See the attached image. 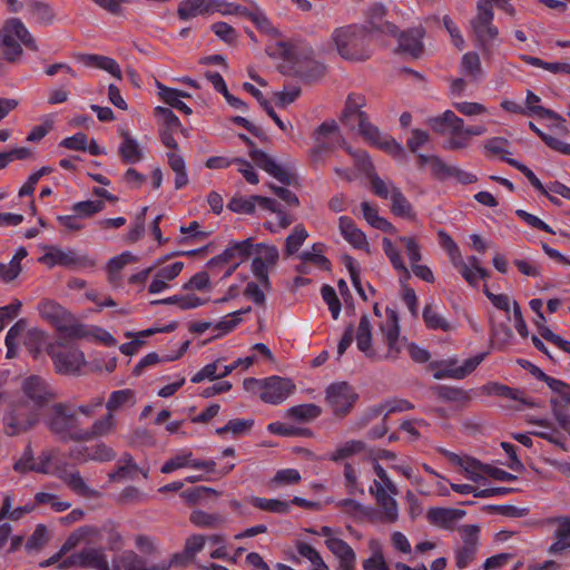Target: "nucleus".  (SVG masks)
Masks as SVG:
<instances>
[{
    "instance_id": "22",
    "label": "nucleus",
    "mask_w": 570,
    "mask_h": 570,
    "mask_svg": "<svg viewBox=\"0 0 570 570\" xmlns=\"http://www.w3.org/2000/svg\"><path fill=\"white\" fill-rule=\"evenodd\" d=\"M50 324L68 338H81L87 335L85 326L77 323L72 314L67 309L60 313L57 318L52 320Z\"/></svg>"
},
{
    "instance_id": "53",
    "label": "nucleus",
    "mask_w": 570,
    "mask_h": 570,
    "mask_svg": "<svg viewBox=\"0 0 570 570\" xmlns=\"http://www.w3.org/2000/svg\"><path fill=\"white\" fill-rule=\"evenodd\" d=\"M470 464L473 466H478L481 472L485 473L487 475H489L498 481L509 482V481H514L518 479L517 475H514L510 472H507L500 468L492 466L490 464H483L476 459H471Z\"/></svg>"
},
{
    "instance_id": "61",
    "label": "nucleus",
    "mask_w": 570,
    "mask_h": 570,
    "mask_svg": "<svg viewBox=\"0 0 570 570\" xmlns=\"http://www.w3.org/2000/svg\"><path fill=\"white\" fill-rule=\"evenodd\" d=\"M227 208L234 213L254 214L256 204L253 196L248 198L234 196L227 204Z\"/></svg>"
},
{
    "instance_id": "6",
    "label": "nucleus",
    "mask_w": 570,
    "mask_h": 570,
    "mask_svg": "<svg viewBox=\"0 0 570 570\" xmlns=\"http://www.w3.org/2000/svg\"><path fill=\"white\" fill-rule=\"evenodd\" d=\"M429 125L436 134L450 132V137L442 142L443 149L454 151L470 146L471 139L463 132V119L452 110H446L440 116L430 118Z\"/></svg>"
},
{
    "instance_id": "57",
    "label": "nucleus",
    "mask_w": 570,
    "mask_h": 570,
    "mask_svg": "<svg viewBox=\"0 0 570 570\" xmlns=\"http://www.w3.org/2000/svg\"><path fill=\"white\" fill-rule=\"evenodd\" d=\"M323 301L328 305V309L334 320H337L341 313L342 304L337 297L335 289L331 285H323L321 288Z\"/></svg>"
},
{
    "instance_id": "13",
    "label": "nucleus",
    "mask_w": 570,
    "mask_h": 570,
    "mask_svg": "<svg viewBox=\"0 0 570 570\" xmlns=\"http://www.w3.org/2000/svg\"><path fill=\"white\" fill-rule=\"evenodd\" d=\"M387 9L382 3L372 4L365 13V23L367 27L368 36L372 35H387L396 37L399 28L395 23L386 19Z\"/></svg>"
},
{
    "instance_id": "17",
    "label": "nucleus",
    "mask_w": 570,
    "mask_h": 570,
    "mask_svg": "<svg viewBox=\"0 0 570 570\" xmlns=\"http://www.w3.org/2000/svg\"><path fill=\"white\" fill-rule=\"evenodd\" d=\"M381 330L385 336V343L387 345V352L382 355L383 360H396L401 352V347L399 346V337H400V324H399V315L395 309L386 308V328L381 325Z\"/></svg>"
},
{
    "instance_id": "26",
    "label": "nucleus",
    "mask_w": 570,
    "mask_h": 570,
    "mask_svg": "<svg viewBox=\"0 0 570 570\" xmlns=\"http://www.w3.org/2000/svg\"><path fill=\"white\" fill-rule=\"evenodd\" d=\"M487 356V353H480L473 357H470L464 361L463 365L455 367V368H443L434 372V379L442 380V379H455V380H462L466 377L470 373H472L480 363L484 360Z\"/></svg>"
},
{
    "instance_id": "16",
    "label": "nucleus",
    "mask_w": 570,
    "mask_h": 570,
    "mask_svg": "<svg viewBox=\"0 0 570 570\" xmlns=\"http://www.w3.org/2000/svg\"><path fill=\"white\" fill-rule=\"evenodd\" d=\"M22 391L27 399L33 402L38 409L43 407L55 397L46 381L38 375L24 379Z\"/></svg>"
},
{
    "instance_id": "14",
    "label": "nucleus",
    "mask_w": 570,
    "mask_h": 570,
    "mask_svg": "<svg viewBox=\"0 0 570 570\" xmlns=\"http://www.w3.org/2000/svg\"><path fill=\"white\" fill-rule=\"evenodd\" d=\"M254 250L253 238H246L242 242H233L222 254L214 256L207 263L212 269L229 264L238 259L239 264L249 258Z\"/></svg>"
},
{
    "instance_id": "31",
    "label": "nucleus",
    "mask_w": 570,
    "mask_h": 570,
    "mask_svg": "<svg viewBox=\"0 0 570 570\" xmlns=\"http://www.w3.org/2000/svg\"><path fill=\"white\" fill-rule=\"evenodd\" d=\"M156 86L159 90V98L166 105L181 111L185 115H190L193 112L191 108H189L184 101H181L180 95L178 94V89L167 87L159 81L156 82Z\"/></svg>"
},
{
    "instance_id": "19",
    "label": "nucleus",
    "mask_w": 570,
    "mask_h": 570,
    "mask_svg": "<svg viewBox=\"0 0 570 570\" xmlns=\"http://www.w3.org/2000/svg\"><path fill=\"white\" fill-rule=\"evenodd\" d=\"M466 512L454 508H431L426 512V519L432 525L444 530H453L454 524L461 520Z\"/></svg>"
},
{
    "instance_id": "47",
    "label": "nucleus",
    "mask_w": 570,
    "mask_h": 570,
    "mask_svg": "<svg viewBox=\"0 0 570 570\" xmlns=\"http://www.w3.org/2000/svg\"><path fill=\"white\" fill-rule=\"evenodd\" d=\"M434 392L439 399L446 402L462 403L470 401L468 392L459 387L438 385L434 387Z\"/></svg>"
},
{
    "instance_id": "24",
    "label": "nucleus",
    "mask_w": 570,
    "mask_h": 570,
    "mask_svg": "<svg viewBox=\"0 0 570 570\" xmlns=\"http://www.w3.org/2000/svg\"><path fill=\"white\" fill-rule=\"evenodd\" d=\"M424 31L422 29H410L406 31H397L399 50L407 52L414 58H417L423 51L421 39Z\"/></svg>"
},
{
    "instance_id": "35",
    "label": "nucleus",
    "mask_w": 570,
    "mask_h": 570,
    "mask_svg": "<svg viewBox=\"0 0 570 570\" xmlns=\"http://www.w3.org/2000/svg\"><path fill=\"white\" fill-rule=\"evenodd\" d=\"M27 255V249L24 247H20L8 265L0 263V279L7 283L16 279L21 272L20 261L23 259Z\"/></svg>"
},
{
    "instance_id": "20",
    "label": "nucleus",
    "mask_w": 570,
    "mask_h": 570,
    "mask_svg": "<svg viewBox=\"0 0 570 570\" xmlns=\"http://www.w3.org/2000/svg\"><path fill=\"white\" fill-rule=\"evenodd\" d=\"M482 390L488 395H497L500 397L514 400V401H518L521 405L529 407V409L539 406V404L535 401L525 396L524 391H522L520 389L510 387L505 384H501L498 382H491V383L485 384L482 387Z\"/></svg>"
},
{
    "instance_id": "10",
    "label": "nucleus",
    "mask_w": 570,
    "mask_h": 570,
    "mask_svg": "<svg viewBox=\"0 0 570 570\" xmlns=\"http://www.w3.org/2000/svg\"><path fill=\"white\" fill-rule=\"evenodd\" d=\"M38 421L36 410L30 409L26 402H16L3 416L4 431L10 436L19 435L32 429Z\"/></svg>"
},
{
    "instance_id": "63",
    "label": "nucleus",
    "mask_w": 570,
    "mask_h": 570,
    "mask_svg": "<svg viewBox=\"0 0 570 570\" xmlns=\"http://www.w3.org/2000/svg\"><path fill=\"white\" fill-rule=\"evenodd\" d=\"M297 552L308 559L314 566V570L323 568L326 563L323 561L318 551L306 542H298L296 544Z\"/></svg>"
},
{
    "instance_id": "7",
    "label": "nucleus",
    "mask_w": 570,
    "mask_h": 570,
    "mask_svg": "<svg viewBox=\"0 0 570 570\" xmlns=\"http://www.w3.org/2000/svg\"><path fill=\"white\" fill-rule=\"evenodd\" d=\"M276 55L285 60L292 61L294 75L304 82L312 83L318 81L325 75L326 67L323 63L308 57L302 59L295 58L293 48L284 41L277 43V50L275 52H269V56Z\"/></svg>"
},
{
    "instance_id": "9",
    "label": "nucleus",
    "mask_w": 570,
    "mask_h": 570,
    "mask_svg": "<svg viewBox=\"0 0 570 570\" xmlns=\"http://www.w3.org/2000/svg\"><path fill=\"white\" fill-rule=\"evenodd\" d=\"M357 400L358 394L347 382L333 383L326 389L325 401L336 417L348 415Z\"/></svg>"
},
{
    "instance_id": "55",
    "label": "nucleus",
    "mask_w": 570,
    "mask_h": 570,
    "mask_svg": "<svg viewBox=\"0 0 570 570\" xmlns=\"http://www.w3.org/2000/svg\"><path fill=\"white\" fill-rule=\"evenodd\" d=\"M96 533V529L94 527L85 525L77 529L75 532H72L65 543L62 544L60 551L66 554L71 549L76 548L81 540L87 538L88 535H91Z\"/></svg>"
},
{
    "instance_id": "48",
    "label": "nucleus",
    "mask_w": 570,
    "mask_h": 570,
    "mask_svg": "<svg viewBox=\"0 0 570 570\" xmlns=\"http://www.w3.org/2000/svg\"><path fill=\"white\" fill-rule=\"evenodd\" d=\"M105 202L102 199L97 200H83L75 203L71 210L80 218L91 217L97 213L105 209Z\"/></svg>"
},
{
    "instance_id": "54",
    "label": "nucleus",
    "mask_w": 570,
    "mask_h": 570,
    "mask_svg": "<svg viewBox=\"0 0 570 570\" xmlns=\"http://www.w3.org/2000/svg\"><path fill=\"white\" fill-rule=\"evenodd\" d=\"M462 71L474 78L482 75L480 57L476 52L470 51L462 56L461 60Z\"/></svg>"
},
{
    "instance_id": "18",
    "label": "nucleus",
    "mask_w": 570,
    "mask_h": 570,
    "mask_svg": "<svg viewBox=\"0 0 570 570\" xmlns=\"http://www.w3.org/2000/svg\"><path fill=\"white\" fill-rule=\"evenodd\" d=\"M355 338L358 351H361L367 358L374 362L383 360L382 355L372 347V325L367 314H363L361 316Z\"/></svg>"
},
{
    "instance_id": "42",
    "label": "nucleus",
    "mask_w": 570,
    "mask_h": 570,
    "mask_svg": "<svg viewBox=\"0 0 570 570\" xmlns=\"http://www.w3.org/2000/svg\"><path fill=\"white\" fill-rule=\"evenodd\" d=\"M307 237L308 233L304 225L297 224L293 232L285 239V255L287 257L294 255Z\"/></svg>"
},
{
    "instance_id": "46",
    "label": "nucleus",
    "mask_w": 570,
    "mask_h": 570,
    "mask_svg": "<svg viewBox=\"0 0 570 570\" xmlns=\"http://www.w3.org/2000/svg\"><path fill=\"white\" fill-rule=\"evenodd\" d=\"M366 449V444L361 440H351L345 442L342 446L337 448L334 453L331 454L330 459L334 462H338L352 455L363 452Z\"/></svg>"
},
{
    "instance_id": "21",
    "label": "nucleus",
    "mask_w": 570,
    "mask_h": 570,
    "mask_svg": "<svg viewBox=\"0 0 570 570\" xmlns=\"http://www.w3.org/2000/svg\"><path fill=\"white\" fill-rule=\"evenodd\" d=\"M338 229L343 238L354 248L370 253L366 235L356 226L351 217L341 216L338 218Z\"/></svg>"
},
{
    "instance_id": "30",
    "label": "nucleus",
    "mask_w": 570,
    "mask_h": 570,
    "mask_svg": "<svg viewBox=\"0 0 570 570\" xmlns=\"http://www.w3.org/2000/svg\"><path fill=\"white\" fill-rule=\"evenodd\" d=\"M189 521L197 528L217 529L225 523L226 518L220 513H208L203 510H195L190 513Z\"/></svg>"
},
{
    "instance_id": "34",
    "label": "nucleus",
    "mask_w": 570,
    "mask_h": 570,
    "mask_svg": "<svg viewBox=\"0 0 570 570\" xmlns=\"http://www.w3.org/2000/svg\"><path fill=\"white\" fill-rule=\"evenodd\" d=\"M391 210L395 216L412 218L414 217V212L411 203L407 198L402 194L401 189L393 186L391 188Z\"/></svg>"
},
{
    "instance_id": "36",
    "label": "nucleus",
    "mask_w": 570,
    "mask_h": 570,
    "mask_svg": "<svg viewBox=\"0 0 570 570\" xmlns=\"http://www.w3.org/2000/svg\"><path fill=\"white\" fill-rule=\"evenodd\" d=\"M422 317L429 330H441L444 332H450L452 330V325L440 313H438L432 304H426L424 306Z\"/></svg>"
},
{
    "instance_id": "38",
    "label": "nucleus",
    "mask_w": 570,
    "mask_h": 570,
    "mask_svg": "<svg viewBox=\"0 0 570 570\" xmlns=\"http://www.w3.org/2000/svg\"><path fill=\"white\" fill-rule=\"evenodd\" d=\"M322 414V409L316 404H299L287 410V416L299 421L309 422L317 419Z\"/></svg>"
},
{
    "instance_id": "23",
    "label": "nucleus",
    "mask_w": 570,
    "mask_h": 570,
    "mask_svg": "<svg viewBox=\"0 0 570 570\" xmlns=\"http://www.w3.org/2000/svg\"><path fill=\"white\" fill-rule=\"evenodd\" d=\"M370 492L375 495L377 503L384 511V520L386 522H395L399 517L396 501L386 493L385 488L379 481H374V484L370 488Z\"/></svg>"
},
{
    "instance_id": "44",
    "label": "nucleus",
    "mask_w": 570,
    "mask_h": 570,
    "mask_svg": "<svg viewBox=\"0 0 570 570\" xmlns=\"http://www.w3.org/2000/svg\"><path fill=\"white\" fill-rule=\"evenodd\" d=\"M529 128L540 137V139L551 149L562 154L570 156V144L564 142L551 135L543 132L540 128L535 126L532 121L529 122Z\"/></svg>"
},
{
    "instance_id": "12",
    "label": "nucleus",
    "mask_w": 570,
    "mask_h": 570,
    "mask_svg": "<svg viewBox=\"0 0 570 570\" xmlns=\"http://www.w3.org/2000/svg\"><path fill=\"white\" fill-rule=\"evenodd\" d=\"M259 397L268 404H281L296 390L295 383L287 377L273 375L262 380Z\"/></svg>"
},
{
    "instance_id": "41",
    "label": "nucleus",
    "mask_w": 570,
    "mask_h": 570,
    "mask_svg": "<svg viewBox=\"0 0 570 570\" xmlns=\"http://www.w3.org/2000/svg\"><path fill=\"white\" fill-rule=\"evenodd\" d=\"M370 548L373 550V553L370 558L363 561V570H391L385 561L379 541L371 540Z\"/></svg>"
},
{
    "instance_id": "5",
    "label": "nucleus",
    "mask_w": 570,
    "mask_h": 570,
    "mask_svg": "<svg viewBox=\"0 0 570 570\" xmlns=\"http://www.w3.org/2000/svg\"><path fill=\"white\" fill-rule=\"evenodd\" d=\"M493 9H485L483 4H476V13L470 20L475 46L481 50L484 59L493 53V43L499 39V28L493 23Z\"/></svg>"
},
{
    "instance_id": "8",
    "label": "nucleus",
    "mask_w": 570,
    "mask_h": 570,
    "mask_svg": "<svg viewBox=\"0 0 570 570\" xmlns=\"http://www.w3.org/2000/svg\"><path fill=\"white\" fill-rule=\"evenodd\" d=\"M238 138L250 148L248 155L257 167L285 186L296 184L295 175L283 168L267 153L256 148L255 142L248 136L238 134Z\"/></svg>"
},
{
    "instance_id": "32",
    "label": "nucleus",
    "mask_w": 570,
    "mask_h": 570,
    "mask_svg": "<svg viewBox=\"0 0 570 570\" xmlns=\"http://www.w3.org/2000/svg\"><path fill=\"white\" fill-rule=\"evenodd\" d=\"M116 454L114 450L107 446L105 443L96 444L91 448L85 446L78 451V454L75 456L76 459L82 458L85 461H100L107 462L115 459Z\"/></svg>"
},
{
    "instance_id": "58",
    "label": "nucleus",
    "mask_w": 570,
    "mask_h": 570,
    "mask_svg": "<svg viewBox=\"0 0 570 570\" xmlns=\"http://www.w3.org/2000/svg\"><path fill=\"white\" fill-rule=\"evenodd\" d=\"M345 149L352 157H354L357 168L367 177L375 174L374 165L365 150L358 149L354 151L351 147H346Z\"/></svg>"
},
{
    "instance_id": "49",
    "label": "nucleus",
    "mask_w": 570,
    "mask_h": 570,
    "mask_svg": "<svg viewBox=\"0 0 570 570\" xmlns=\"http://www.w3.org/2000/svg\"><path fill=\"white\" fill-rule=\"evenodd\" d=\"M540 101V97L533 94L532 91H528L527 95V106L531 114L539 116L540 118H548L551 120H562V116L556 112L554 110L544 108L538 102Z\"/></svg>"
},
{
    "instance_id": "29",
    "label": "nucleus",
    "mask_w": 570,
    "mask_h": 570,
    "mask_svg": "<svg viewBox=\"0 0 570 570\" xmlns=\"http://www.w3.org/2000/svg\"><path fill=\"white\" fill-rule=\"evenodd\" d=\"M361 209L363 213L364 219L374 228L380 229L384 233L394 234L396 232L395 227L384 217L379 215V210L375 206L370 204L368 202H363L361 204Z\"/></svg>"
},
{
    "instance_id": "15",
    "label": "nucleus",
    "mask_w": 570,
    "mask_h": 570,
    "mask_svg": "<svg viewBox=\"0 0 570 570\" xmlns=\"http://www.w3.org/2000/svg\"><path fill=\"white\" fill-rule=\"evenodd\" d=\"M224 6L225 2L222 0H181L177 16L180 20L186 21L198 16L223 11Z\"/></svg>"
},
{
    "instance_id": "43",
    "label": "nucleus",
    "mask_w": 570,
    "mask_h": 570,
    "mask_svg": "<svg viewBox=\"0 0 570 570\" xmlns=\"http://www.w3.org/2000/svg\"><path fill=\"white\" fill-rule=\"evenodd\" d=\"M135 403V393L134 391L126 389V390H118L114 391L106 403L107 410L112 413L122 406L130 404L132 405Z\"/></svg>"
},
{
    "instance_id": "62",
    "label": "nucleus",
    "mask_w": 570,
    "mask_h": 570,
    "mask_svg": "<svg viewBox=\"0 0 570 570\" xmlns=\"http://www.w3.org/2000/svg\"><path fill=\"white\" fill-rule=\"evenodd\" d=\"M325 543L328 550L335 554L340 561L355 554L354 550L342 539L330 538Z\"/></svg>"
},
{
    "instance_id": "45",
    "label": "nucleus",
    "mask_w": 570,
    "mask_h": 570,
    "mask_svg": "<svg viewBox=\"0 0 570 570\" xmlns=\"http://www.w3.org/2000/svg\"><path fill=\"white\" fill-rule=\"evenodd\" d=\"M28 7L41 24L49 26L55 21L56 14L48 3L33 0L28 3Z\"/></svg>"
},
{
    "instance_id": "11",
    "label": "nucleus",
    "mask_w": 570,
    "mask_h": 570,
    "mask_svg": "<svg viewBox=\"0 0 570 570\" xmlns=\"http://www.w3.org/2000/svg\"><path fill=\"white\" fill-rule=\"evenodd\" d=\"M59 346L65 347V344L58 342L57 345L50 344L47 347V353L53 361L57 372L61 374L79 372L85 364L83 353L75 347L58 350Z\"/></svg>"
},
{
    "instance_id": "52",
    "label": "nucleus",
    "mask_w": 570,
    "mask_h": 570,
    "mask_svg": "<svg viewBox=\"0 0 570 570\" xmlns=\"http://www.w3.org/2000/svg\"><path fill=\"white\" fill-rule=\"evenodd\" d=\"M267 430L282 436H312V431L306 428L288 426L281 422H273L267 425Z\"/></svg>"
},
{
    "instance_id": "50",
    "label": "nucleus",
    "mask_w": 570,
    "mask_h": 570,
    "mask_svg": "<svg viewBox=\"0 0 570 570\" xmlns=\"http://www.w3.org/2000/svg\"><path fill=\"white\" fill-rule=\"evenodd\" d=\"M59 478L77 494L82 497H91L94 494L79 472L63 473Z\"/></svg>"
},
{
    "instance_id": "2",
    "label": "nucleus",
    "mask_w": 570,
    "mask_h": 570,
    "mask_svg": "<svg viewBox=\"0 0 570 570\" xmlns=\"http://www.w3.org/2000/svg\"><path fill=\"white\" fill-rule=\"evenodd\" d=\"M48 431L60 442H81L82 428L75 406L69 402L51 404L43 417Z\"/></svg>"
},
{
    "instance_id": "28",
    "label": "nucleus",
    "mask_w": 570,
    "mask_h": 570,
    "mask_svg": "<svg viewBox=\"0 0 570 570\" xmlns=\"http://www.w3.org/2000/svg\"><path fill=\"white\" fill-rule=\"evenodd\" d=\"M39 261L49 267H53L56 265L71 267L78 262L75 256V252H65L58 247H50L49 252L41 256Z\"/></svg>"
},
{
    "instance_id": "60",
    "label": "nucleus",
    "mask_w": 570,
    "mask_h": 570,
    "mask_svg": "<svg viewBox=\"0 0 570 570\" xmlns=\"http://www.w3.org/2000/svg\"><path fill=\"white\" fill-rule=\"evenodd\" d=\"M219 493L213 489V488H208V487H195V488H191V489H187L185 491L181 492V497L189 503H198L200 502L202 500L208 498L209 495H215L217 497Z\"/></svg>"
},
{
    "instance_id": "33",
    "label": "nucleus",
    "mask_w": 570,
    "mask_h": 570,
    "mask_svg": "<svg viewBox=\"0 0 570 570\" xmlns=\"http://www.w3.org/2000/svg\"><path fill=\"white\" fill-rule=\"evenodd\" d=\"M82 568L109 570L107 556L102 548L82 549Z\"/></svg>"
},
{
    "instance_id": "27",
    "label": "nucleus",
    "mask_w": 570,
    "mask_h": 570,
    "mask_svg": "<svg viewBox=\"0 0 570 570\" xmlns=\"http://www.w3.org/2000/svg\"><path fill=\"white\" fill-rule=\"evenodd\" d=\"M116 428V420L112 413L108 411L106 415L96 420L89 429L82 430L81 442H88L94 439L108 435Z\"/></svg>"
},
{
    "instance_id": "59",
    "label": "nucleus",
    "mask_w": 570,
    "mask_h": 570,
    "mask_svg": "<svg viewBox=\"0 0 570 570\" xmlns=\"http://www.w3.org/2000/svg\"><path fill=\"white\" fill-rule=\"evenodd\" d=\"M155 116L159 118L161 121V128L176 129L181 128V122L179 118L174 114L170 108L167 107H156Z\"/></svg>"
},
{
    "instance_id": "37",
    "label": "nucleus",
    "mask_w": 570,
    "mask_h": 570,
    "mask_svg": "<svg viewBox=\"0 0 570 570\" xmlns=\"http://www.w3.org/2000/svg\"><path fill=\"white\" fill-rule=\"evenodd\" d=\"M253 419H232L224 426L216 429L218 435L232 433L233 436L238 438L249 433L254 426Z\"/></svg>"
},
{
    "instance_id": "4",
    "label": "nucleus",
    "mask_w": 570,
    "mask_h": 570,
    "mask_svg": "<svg viewBox=\"0 0 570 570\" xmlns=\"http://www.w3.org/2000/svg\"><path fill=\"white\" fill-rule=\"evenodd\" d=\"M0 45L3 47V59L10 63L17 62L22 56L21 45L31 51L39 49L35 38L19 18L6 20L0 30Z\"/></svg>"
},
{
    "instance_id": "51",
    "label": "nucleus",
    "mask_w": 570,
    "mask_h": 570,
    "mask_svg": "<svg viewBox=\"0 0 570 570\" xmlns=\"http://www.w3.org/2000/svg\"><path fill=\"white\" fill-rule=\"evenodd\" d=\"M503 161L509 164L510 166L518 169L520 173H522L530 184L542 195H547V188L543 186V184L540 181V179L535 176V174L524 164L520 163L517 159L508 158V157H501Z\"/></svg>"
},
{
    "instance_id": "56",
    "label": "nucleus",
    "mask_w": 570,
    "mask_h": 570,
    "mask_svg": "<svg viewBox=\"0 0 570 570\" xmlns=\"http://www.w3.org/2000/svg\"><path fill=\"white\" fill-rule=\"evenodd\" d=\"M35 501L37 505L40 504H50V507L56 512H62L68 510L71 507L70 502L67 501H60L58 495L49 492H38L35 495Z\"/></svg>"
},
{
    "instance_id": "39",
    "label": "nucleus",
    "mask_w": 570,
    "mask_h": 570,
    "mask_svg": "<svg viewBox=\"0 0 570 570\" xmlns=\"http://www.w3.org/2000/svg\"><path fill=\"white\" fill-rule=\"evenodd\" d=\"M119 154L125 164H135L142 158V153L137 141L128 134H124V140L119 147Z\"/></svg>"
},
{
    "instance_id": "64",
    "label": "nucleus",
    "mask_w": 570,
    "mask_h": 570,
    "mask_svg": "<svg viewBox=\"0 0 570 570\" xmlns=\"http://www.w3.org/2000/svg\"><path fill=\"white\" fill-rule=\"evenodd\" d=\"M119 562L124 570H142L146 560L134 551H126L120 558Z\"/></svg>"
},
{
    "instance_id": "40",
    "label": "nucleus",
    "mask_w": 570,
    "mask_h": 570,
    "mask_svg": "<svg viewBox=\"0 0 570 570\" xmlns=\"http://www.w3.org/2000/svg\"><path fill=\"white\" fill-rule=\"evenodd\" d=\"M250 502L255 508L263 511L274 512L278 514H287L289 512L288 501L253 497Z\"/></svg>"
},
{
    "instance_id": "3",
    "label": "nucleus",
    "mask_w": 570,
    "mask_h": 570,
    "mask_svg": "<svg viewBox=\"0 0 570 570\" xmlns=\"http://www.w3.org/2000/svg\"><path fill=\"white\" fill-rule=\"evenodd\" d=\"M337 52L345 60L365 61L371 57L367 27L350 24L336 28L332 35Z\"/></svg>"
},
{
    "instance_id": "1",
    "label": "nucleus",
    "mask_w": 570,
    "mask_h": 570,
    "mask_svg": "<svg viewBox=\"0 0 570 570\" xmlns=\"http://www.w3.org/2000/svg\"><path fill=\"white\" fill-rule=\"evenodd\" d=\"M366 106V98L358 92L347 95L340 121L351 130H357L368 144L379 147L395 159H405L404 147L391 136H383L380 129L374 126L368 115L363 110Z\"/></svg>"
},
{
    "instance_id": "25",
    "label": "nucleus",
    "mask_w": 570,
    "mask_h": 570,
    "mask_svg": "<svg viewBox=\"0 0 570 570\" xmlns=\"http://www.w3.org/2000/svg\"><path fill=\"white\" fill-rule=\"evenodd\" d=\"M77 59L87 67L105 70L117 79H121L120 67L118 62L110 57L95 53H80L77 56Z\"/></svg>"
}]
</instances>
